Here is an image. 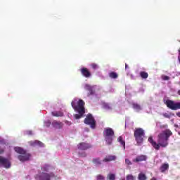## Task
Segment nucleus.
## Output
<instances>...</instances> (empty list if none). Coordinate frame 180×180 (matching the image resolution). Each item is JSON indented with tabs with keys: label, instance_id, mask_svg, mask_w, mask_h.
Returning a JSON list of instances; mask_svg holds the SVG:
<instances>
[{
	"label": "nucleus",
	"instance_id": "nucleus-1",
	"mask_svg": "<svg viewBox=\"0 0 180 180\" xmlns=\"http://www.w3.org/2000/svg\"><path fill=\"white\" fill-rule=\"evenodd\" d=\"M171 136H172L171 130L166 129L158 135V143L153 140L151 136L148 138V141L155 150H160V147L165 148L168 146V140Z\"/></svg>",
	"mask_w": 180,
	"mask_h": 180
},
{
	"label": "nucleus",
	"instance_id": "nucleus-21",
	"mask_svg": "<svg viewBox=\"0 0 180 180\" xmlns=\"http://www.w3.org/2000/svg\"><path fill=\"white\" fill-rule=\"evenodd\" d=\"M93 163L95 164V165H96L97 167L101 165V164H102V161L101 160L100 158H96L93 159Z\"/></svg>",
	"mask_w": 180,
	"mask_h": 180
},
{
	"label": "nucleus",
	"instance_id": "nucleus-45",
	"mask_svg": "<svg viewBox=\"0 0 180 180\" xmlns=\"http://www.w3.org/2000/svg\"><path fill=\"white\" fill-rule=\"evenodd\" d=\"M125 123H126V124H127V119H126Z\"/></svg>",
	"mask_w": 180,
	"mask_h": 180
},
{
	"label": "nucleus",
	"instance_id": "nucleus-24",
	"mask_svg": "<svg viewBox=\"0 0 180 180\" xmlns=\"http://www.w3.org/2000/svg\"><path fill=\"white\" fill-rule=\"evenodd\" d=\"M140 76L143 79H147L148 78V73L146 72H140Z\"/></svg>",
	"mask_w": 180,
	"mask_h": 180
},
{
	"label": "nucleus",
	"instance_id": "nucleus-38",
	"mask_svg": "<svg viewBox=\"0 0 180 180\" xmlns=\"http://www.w3.org/2000/svg\"><path fill=\"white\" fill-rule=\"evenodd\" d=\"M65 124H67V126H71V124H72L71 122H70V121H65Z\"/></svg>",
	"mask_w": 180,
	"mask_h": 180
},
{
	"label": "nucleus",
	"instance_id": "nucleus-32",
	"mask_svg": "<svg viewBox=\"0 0 180 180\" xmlns=\"http://www.w3.org/2000/svg\"><path fill=\"white\" fill-rule=\"evenodd\" d=\"M79 157H86V153L84 151H82L79 153Z\"/></svg>",
	"mask_w": 180,
	"mask_h": 180
},
{
	"label": "nucleus",
	"instance_id": "nucleus-44",
	"mask_svg": "<svg viewBox=\"0 0 180 180\" xmlns=\"http://www.w3.org/2000/svg\"><path fill=\"white\" fill-rule=\"evenodd\" d=\"M177 94H178V95L180 96V90H179V91H177Z\"/></svg>",
	"mask_w": 180,
	"mask_h": 180
},
{
	"label": "nucleus",
	"instance_id": "nucleus-13",
	"mask_svg": "<svg viewBox=\"0 0 180 180\" xmlns=\"http://www.w3.org/2000/svg\"><path fill=\"white\" fill-rule=\"evenodd\" d=\"M132 105V108L135 110V112H141L143 110V107L140 106L138 103L132 101L130 103Z\"/></svg>",
	"mask_w": 180,
	"mask_h": 180
},
{
	"label": "nucleus",
	"instance_id": "nucleus-15",
	"mask_svg": "<svg viewBox=\"0 0 180 180\" xmlns=\"http://www.w3.org/2000/svg\"><path fill=\"white\" fill-rule=\"evenodd\" d=\"M81 73L83 77H85V78H89L91 77V72L85 68L81 69Z\"/></svg>",
	"mask_w": 180,
	"mask_h": 180
},
{
	"label": "nucleus",
	"instance_id": "nucleus-6",
	"mask_svg": "<svg viewBox=\"0 0 180 180\" xmlns=\"http://www.w3.org/2000/svg\"><path fill=\"white\" fill-rule=\"evenodd\" d=\"M84 88L85 91H88L89 93L87 94V96L89 98H91V99H98V96L96 95V93H95V89H96V86H91L89 84H84Z\"/></svg>",
	"mask_w": 180,
	"mask_h": 180
},
{
	"label": "nucleus",
	"instance_id": "nucleus-34",
	"mask_svg": "<svg viewBox=\"0 0 180 180\" xmlns=\"http://www.w3.org/2000/svg\"><path fill=\"white\" fill-rule=\"evenodd\" d=\"M25 134H27L28 136H32V134H33V131H25Z\"/></svg>",
	"mask_w": 180,
	"mask_h": 180
},
{
	"label": "nucleus",
	"instance_id": "nucleus-4",
	"mask_svg": "<svg viewBox=\"0 0 180 180\" xmlns=\"http://www.w3.org/2000/svg\"><path fill=\"white\" fill-rule=\"evenodd\" d=\"M115 137V131L112 128H105L104 130V139L108 146H111Z\"/></svg>",
	"mask_w": 180,
	"mask_h": 180
},
{
	"label": "nucleus",
	"instance_id": "nucleus-3",
	"mask_svg": "<svg viewBox=\"0 0 180 180\" xmlns=\"http://www.w3.org/2000/svg\"><path fill=\"white\" fill-rule=\"evenodd\" d=\"M14 150L15 153L20 154L18 156V158L21 162H25V161H29V160H30V154L26 153V150L23 148L17 146L14 148Z\"/></svg>",
	"mask_w": 180,
	"mask_h": 180
},
{
	"label": "nucleus",
	"instance_id": "nucleus-36",
	"mask_svg": "<svg viewBox=\"0 0 180 180\" xmlns=\"http://www.w3.org/2000/svg\"><path fill=\"white\" fill-rule=\"evenodd\" d=\"M128 76L130 77L131 79H136V77L133 75L132 74H127Z\"/></svg>",
	"mask_w": 180,
	"mask_h": 180
},
{
	"label": "nucleus",
	"instance_id": "nucleus-10",
	"mask_svg": "<svg viewBox=\"0 0 180 180\" xmlns=\"http://www.w3.org/2000/svg\"><path fill=\"white\" fill-rule=\"evenodd\" d=\"M103 108L106 110V112H112V110H115V112H117L118 113H120V110L113 107L112 104L109 103H102Z\"/></svg>",
	"mask_w": 180,
	"mask_h": 180
},
{
	"label": "nucleus",
	"instance_id": "nucleus-49",
	"mask_svg": "<svg viewBox=\"0 0 180 180\" xmlns=\"http://www.w3.org/2000/svg\"><path fill=\"white\" fill-rule=\"evenodd\" d=\"M120 180H126V179H120Z\"/></svg>",
	"mask_w": 180,
	"mask_h": 180
},
{
	"label": "nucleus",
	"instance_id": "nucleus-29",
	"mask_svg": "<svg viewBox=\"0 0 180 180\" xmlns=\"http://www.w3.org/2000/svg\"><path fill=\"white\" fill-rule=\"evenodd\" d=\"M0 144L2 146H5V144H6V141L2 137H0Z\"/></svg>",
	"mask_w": 180,
	"mask_h": 180
},
{
	"label": "nucleus",
	"instance_id": "nucleus-26",
	"mask_svg": "<svg viewBox=\"0 0 180 180\" xmlns=\"http://www.w3.org/2000/svg\"><path fill=\"white\" fill-rule=\"evenodd\" d=\"M139 180H146L147 179V176H146V174L143 173H140L138 176Z\"/></svg>",
	"mask_w": 180,
	"mask_h": 180
},
{
	"label": "nucleus",
	"instance_id": "nucleus-9",
	"mask_svg": "<svg viewBox=\"0 0 180 180\" xmlns=\"http://www.w3.org/2000/svg\"><path fill=\"white\" fill-rule=\"evenodd\" d=\"M11 167V160L7 158L0 155V168H6V169H9Z\"/></svg>",
	"mask_w": 180,
	"mask_h": 180
},
{
	"label": "nucleus",
	"instance_id": "nucleus-30",
	"mask_svg": "<svg viewBox=\"0 0 180 180\" xmlns=\"http://www.w3.org/2000/svg\"><path fill=\"white\" fill-rule=\"evenodd\" d=\"M127 180H135L134 176L131 174H129L127 176Z\"/></svg>",
	"mask_w": 180,
	"mask_h": 180
},
{
	"label": "nucleus",
	"instance_id": "nucleus-35",
	"mask_svg": "<svg viewBox=\"0 0 180 180\" xmlns=\"http://www.w3.org/2000/svg\"><path fill=\"white\" fill-rule=\"evenodd\" d=\"M104 179H105V177H103V176L101 174L97 176V180H104Z\"/></svg>",
	"mask_w": 180,
	"mask_h": 180
},
{
	"label": "nucleus",
	"instance_id": "nucleus-37",
	"mask_svg": "<svg viewBox=\"0 0 180 180\" xmlns=\"http://www.w3.org/2000/svg\"><path fill=\"white\" fill-rule=\"evenodd\" d=\"M4 153H5V148H0V154H4Z\"/></svg>",
	"mask_w": 180,
	"mask_h": 180
},
{
	"label": "nucleus",
	"instance_id": "nucleus-42",
	"mask_svg": "<svg viewBox=\"0 0 180 180\" xmlns=\"http://www.w3.org/2000/svg\"><path fill=\"white\" fill-rule=\"evenodd\" d=\"M110 92H115V89H111L110 90Z\"/></svg>",
	"mask_w": 180,
	"mask_h": 180
},
{
	"label": "nucleus",
	"instance_id": "nucleus-20",
	"mask_svg": "<svg viewBox=\"0 0 180 180\" xmlns=\"http://www.w3.org/2000/svg\"><path fill=\"white\" fill-rule=\"evenodd\" d=\"M41 169L43 171V172H49V169H50V165L45 164L41 166Z\"/></svg>",
	"mask_w": 180,
	"mask_h": 180
},
{
	"label": "nucleus",
	"instance_id": "nucleus-47",
	"mask_svg": "<svg viewBox=\"0 0 180 180\" xmlns=\"http://www.w3.org/2000/svg\"><path fill=\"white\" fill-rule=\"evenodd\" d=\"M151 180H157V179H155V178H153Z\"/></svg>",
	"mask_w": 180,
	"mask_h": 180
},
{
	"label": "nucleus",
	"instance_id": "nucleus-43",
	"mask_svg": "<svg viewBox=\"0 0 180 180\" xmlns=\"http://www.w3.org/2000/svg\"><path fill=\"white\" fill-rule=\"evenodd\" d=\"M140 92H144V89H140Z\"/></svg>",
	"mask_w": 180,
	"mask_h": 180
},
{
	"label": "nucleus",
	"instance_id": "nucleus-17",
	"mask_svg": "<svg viewBox=\"0 0 180 180\" xmlns=\"http://www.w3.org/2000/svg\"><path fill=\"white\" fill-rule=\"evenodd\" d=\"M53 127H55V129H61L63 126H64V124L60 121H53L52 122Z\"/></svg>",
	"mask_w": 180,
	"mask_h": 180
},
{
	"label": "nucleus",
	"instance_id": "nucleus-8",
	"mask_svg": "<svg viewBox=\"0 0 180 180\" xmlns=\"http://www.w3.org/2000/svg\"><path fill=\"white\" fill-rule=\"evenodd\" d=\"M85 124H89L91 129H95L96 127V121L92 115L89 114L86 115V117L84 119Z\"/></svg>",
	"mask_w": 180,
	"mask_h": 180
},
{
	"label": "nucleus",
	"instance_id": "nucleus-28",
	"mask_svg": "<svg viewBox=\"0 0 180 180\" xmlns=\"http://www.w3.org/2000/svg\"><path fill=\"white\" fill-rule=\"evenodd\" d=\"M90 67H91V68H93V70H98V68H99V65H98V64H96V63L90 64Z\"/></svg>",
	"mask_w": 180,
	"mask_h": 180
},
{
	"label": "nucleus",
	"instance_id": "nucleus-31",
	"mask_svg": "<svg viewBox=\"0 0 180 180\" xmlns=\"http://www.w3.org/2000/svg\"><path fill=\"white\" fill-rule=\"evenodd\" d=\"M162 79H163V81H169V77L166 75H162Z\"/></svg>",
	"mask_w": 180,
	"mask_h": 180
},
{
	"label": "nucleus",
	"instance_id": "nucleus-7",
	"mask_svg": "<svg viewBox=\"0 0 180 180\" xmlns=\"http://www.w3.org/2000/svg\"><path fill=\"white\" fill-rule=\"evenodd\" d=\"M56 174L53 172L46 173V172H40L39 174L35 176L36 180H51L52 178H54Z\"/></svg>",
	"mask_w": 180,
	"mask_h": 180
},
{
	"label": "nucleus",
	"instance_id": "nucleus-40",
	"mask_svg": "<svg viewBox=\"0 0 180 180\" xmlns=\"http://www.w3.org/2000/svg\"><path fill=\"white\" fill-rule=\"evenodd\" d=\"M129 68V65L127 64H125V70H127Z\"/></svg>",
	"mask_w": 180,
	"mask_h": 180
},
{
	"label": "nucleus",
	"instance_id": "nucleus-18",
	"mask_svg": "<svg viewBox=\"0 0 180 180\" xmlns=\"http://www.w3.org/2000/svg\"><path fill=\"white\" fill-rule=\"evenodd\" d=\"M117 141H118V143H120L121 146H122L124 150H125L126 149V142L123 140V137L119 136V138L117 139Z\"/></svg>",
	"mask_w": 180,
	"mask_h": 180
},
{
	"label": "nucleus",
	"instance_id": "nucleus-27",
	"mask_svg": "<svg viewBox=\"0 0 180 180\" xmlns=\"http://www.w3.org/2000/svg\"><path fill=\"white\" fill-rule=\"evenodd\" d=\"M51 124V122L50 121V119H46L44 122V126H45L46 127H50Z\"/></svg>",
	"mask_w": 180,
	"mask_h": 180
},
{
	"label": "nucleus",
	"instance_id": "nucleus-2",
	"mask_svg": "<svg viewBox=\"0 0 180 180\" xmlns=\"http://www.w3.org/2000/svg\"><path fill=\"white\" fill-rule=\"evenodd\" d=\"M85 103L81 98H75L72 102L71 105L74 110L79 114L75 115V119H81L84 116V113H85V108L84 107Z\"/></svg>",
	"mask_w": 180,
	"mask_h": 180
},
{
	"label": "nucleus",
	"instance_id": "nucleus-23",
	"mask_svg": "<svg viewBox=\"0 0 180 180\" xmlns=\"http://www.w3.org/2000/svg\"><path fill=\"white\" fill-rule=\"evenodd\" d=\"M168 168H169L168 164H164L161 166L160 171H161V172H165V171H167V169H168Z\"/></svg>",
	"mask_w": 180,
	"mask_h": 180
},
{
	"label": "nucleus",
	"instance_id": "nucleus-46",
	"mask_svg": "<svg viewBox=\"0 0 180 180\" xmlns=\"http://www.w3.org/2000/svg\"><path fill=\"white\" fill-rule=\"evenodd\" d=\"M165 116L166 117H168V115H167V114H165Z\"/></svg>",
	"mask_w": 180,
	"mask_h": 180
},
{
	"label": "nucleus",
	"instance_id": "nucleus-12",
	"mask_svg": "<svg viewBox=\"0 0 180 180\" xmlns=\"http://www.w3.org/2000/svg\"><path fill=\"white\" fill-rule=\"evenodd\" d=\"M134 162H141V161H147V155H141L136 156L135 159L133 160Z\"/></svg>",
	"mask_w": 180,
	"mask_h": 180
},
{
	"label": "nucleus",
	"instance_id": "nucleus-11",
	"mask_svg": "<svg viewBox=\"0 0 180 180\" xmlns=\"http://www.w3.org/2000/svg\"><path fill=\"white\" fill-rule=\"evenodd\" d=\"M29 144H30L32 147H44V143L38 140L30 141Z\"/></svg>",
	"mask_w": 180,
	"mask_h": 180
},
{
	"label": "nucleus",
	"instance_id": "nucleus-33",
	"mask_svg": "<svg viewBox=\"0 0 180 180\" xmlns=\"http://www.w3.org/2000/svg\"><path fill=\"white\" fill-rule=\"evenodd\" d=\"M125 164H127V165H131V161H130V160L129 159H125Z\"/></svg>",
	"mask_w": 180,
	"mask_h": 180
},
{
	"label": "nucleus",
	"instance_id": "nucleus-25",
	"mask_svg": "<svg viewBox=\"0 0 180 180\" xmlns=\"http://www.w3.org/2000/svg\"><path fill=\"white\" fill-rule=\"evenodd\" d=\"M109 77H110V78L116 79V78H117V73H116L115 72H111L109 73Z\"/></svg>",
	"mask_w": 180,
	"mask_h": 180
},
{
	"label": "nucleus",
	"instance_id": "nucleus-5",
	"mask_svg": "<svg viewBox=\"0 0 180 180\" xmlns=\"http://www.w3.org/2000/svg\"><path fill=\"white\" fill-rule=\"evenodd\" d=\"M144 130L141 128H138L134 131V137L138 146H141L143 144V141L144 140Z\"/></svg>",
	"mask_w": 180,
	"mask_h": 180
},
{
	"label": "nucleus",
	"instance_id": "nucleus-48",
	"mask_svg": "<svg viewBox=\"0 0 180 180\" xmlns=\"http://www.w3.org/2000/svg\"><path fill=\"white\" fill-rule=\"evenodd\" d=\"M178 134L180 136V131H178Z\"/></svg>",
	"mask_w": 180,
	"mask_h": 180
},
{
	"label": "nucleus",
	"instance_id": "nucleus-16",
	"mask_svg": "<svg viewBox=\"0 0 180 180\" xmlns=\"http://www.w3.org/2000/svg\"><path fill=\"white\" fill-rule=\"evenodd\" d=\"M117 157L116 155H107L104 159H103V162H109L110 161H115Z\"/></svg>",
	"mask_w": 180,
	"mask_h": 180
},
{
	"label": "nucleus",
	"instance_id": "nucleus-39",
	"mask_svg": "<svg viewBox=\"0 0 180 180\" xmlns=\"http://www.w3.org/2000/svg\"><path fill=\"white\" fill-rule=\"evenodd\" d=\"M178 58H179V61L180 63V49L179 50V57H178Z\"/></svg>",
	"mask_w": 180,
	"mask_h": 180
},
{
	"label": "nucleus",
	"instance_id": "nucleus-22",
	"mask_svg": "<svg viewBox=\"0 0 180 180\" xmlns=\"http://www.w3.org/2000/svg\"><path fill=\"white\" fill-rule=\"evenodd\" d=\"M107 179L108 180H115V179H116V174H115L113 173H109L107 176Z\"/></svg>",
	"mask_w": 180,
	"mask_h": 180
},
{
	"label": "nucleus",
	"instance_id": "nucleus-41",
	"mask_svg": "<svg viewBox=\"0 0 180 180\" xmlns=\"http://www.w3.org/2000/svg\"><path fill=\"white\" fill-rule=\"evenodd\" d=\"M176 116H178L179 117H180V112H176Z\"/></svg>",
	"mask_w": 180,
	"mask_h": 180
},
{
	"label": "nucleus",
	"instance_id": "nucleus-19",
	"mask_svg": "<svg viewBox=\"0 0 180 180\" xmlns=\"http://www.w3.org/2000/svg\"><path fill=\"white\" fill-rule=\"evenodd\" d=\"M52 115L53 116H56L57 117H61L64 116V112H63L62 111H53L52 112Z\"/></svg>",
	"mask_w": 180,
	"mask_h": 180
},
{
	"label": "nucleus",
	"instance_id": "nucleus-14",
	"mask_svg": "<svg viewBox=\"0 0 180 180\" xmlns=\"http://www.w3.org/2000/svg\"><path fill=\"white\" fill-rule=\"evenodd\" d=\"M79 150H85L88 148H91V145L89 143H81L78 145Z\"/></svg>",
	"mask_w": 180,
	"mask_h": 180
}]
</instances>
